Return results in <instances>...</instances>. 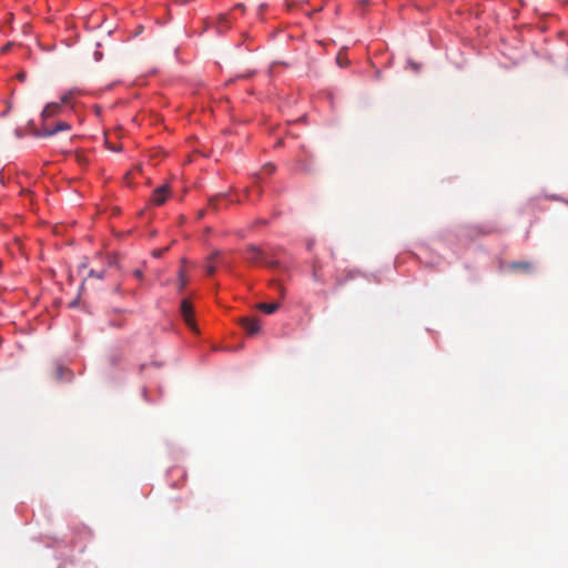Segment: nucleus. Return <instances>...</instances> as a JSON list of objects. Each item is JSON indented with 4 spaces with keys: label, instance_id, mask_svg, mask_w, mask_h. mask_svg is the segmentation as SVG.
<instances>
[{
    "label": "nucleus",
    "instance_id": "obj_9",
    "mask_svg": "<svg viewBox=\"0 0 568 568\" xmlns=\"http://www.w3.org/2000/svg\"><path fill=\"white\" fill-rule=\"evenodd\" d=\"M278 305L276 303H261L258 308L265 314H272L277 310Z\"/></svg>",
    "mask_w": 568,
    "mask_h": 568
},
{
    "label": "nucleus",
    "instance_id": "obj_11",
    "mask_svg": "<svg viewBox=\"0 0 568 568\" xmlns=\"http://www.w3.org/2000/svg\"><path fill=\"white\" fill-rule=\"evenodd\" d=\"M180 281H181V288H183L186 285V280H185V276H184V273L182 270L180 271Z\"/></svg>",
    "mask_w": 568,
    "mask_h": 568
},
{
    "label": "nucleus",
    "instance_id": "obj_3",
    "mask_svg": "<svg viewBox=\"0 0 568 568\" xmlns=\"http://www.w3.org/2000/svg\"><path fill=\"white\" fill-rule=\"evenodd\" d=\"M180 311H181V315H182L185 324L192 331L196 332L197 328H196L194 313H193V306H192L191 302L189 300H183L181 303Z\"/></svg>",
    "mask_w": 568,
    "mask_h": 568
},
{
    "label": "nucleus",
    "instance_id": "obj_7",
    "mask_svg": "<svg viewBox=\"0 0 568 568\" xmlns=\"http://www.w3.org/2000/svg\"><path fill=\"white\" fill-rule=\"evenodd\" d=\"M241 326L248 335L257 334L261 329V325L257 318L244 317L241 320Z\"/></svg>",
    "mask_w": 568,
    "mask_h": 568
},
{
    "label": "nucleus",
    "instance_id": "obj_12",
    "mask_svg": "<svg viewBox=\"0 0 568 568\" xmlns=\"http://www.w3.org/2000/svg\"><path fill=\"white\" fill-rule=\"evenodd\" d=\"M515 267H520V268H524V270H528L530 268V264L529 263H518V264H514Z\"/></svg>",
    "mask_w": 568,
    "mask_h": 568
},
{
    "label": "nucleus",
    "instance_id": "obj_1",
    "mask_svg": "<svg viewBox=\"0 0 568 568\" xmlns=\"http://www.w3.org/2000/svg\"><path fill=\"white\" fill-rule=\"evenodd\" d=\"M71 130V125L67 121L55 120L53 115H47L45 112L41 113V122L38 129L40 136H50L61 131Z\"/></svg>",
    "mask_w": 568,
    "mask_h": 568
},
{
    "label": "nucleus",
    "instance_id": "obj_5",
    "mask_svg": "<svg viewBox=\"0 0 568 568\" xmlns=\"http://www.w3.org/2000/svg\"><path fill=\"white\" fill-rule=\"evenodd\" d=\"M170 194H171V190H170L169 185H166V184L161 185L153 191V193L151 195V203L160 206L165 203V201L168 200Z\"/></svg>",
    "mask_w": 568,
    "mask_h": 568
},
{
    "label": "nucleus",
    "instance_id": "obj_2",
    "mask_svg": "<svg viewBox=\"0 0 568 568\" xmlns=\"http://www.w3.org/2000/svg\"><path fill=\"white\" fill-rule=\"evenodd\" d=\"M85 94L84 90L72 88L60 95L61 102L70 110L77 111L80 99Z\"/></svg>",
    "mask_w": 568,
    "mask_h": 568
},
{
    "label": "nucleus",
    "instance_id": "obj_4",
    "mask_svg": "<svg viewBox=\"0 0 568 568\" xmlns=\"http://www.w3.org/2000/svg\"><path fill=\"white\" fill-rule=\"evenodd\" d=\"M245 260L253 265H268L265 254L254 246L246 250Z\"/></svg>",
    "mask_w": 568,
    "mask_h": 568
},
{
    "label": "nucleus",
    "instance_id": "obj_6",
    "mask_svg": "<svg viewBox=\"0 0 568 568\" xmlns=\"http://www.w3.org/2000/svg\"><path fill=\"white\" fill-rule=\"evenodd\" d=\"M222 263V253L216 251V252H213L206 260V263H205V272L209 276H212L216 268H217V265H220Z\"/></svg>",
    "mask_w": 568,
    "mask_h": 568
},
{
    "label": "nucleus",
    "instance_id": "obj_8",
    "mask_svg": "<svg viewBox=\"0 0 568 568\" xmlns=\"http://www.w3.org/2000/svg\"><path fill=\"white\" fill-rule=\"evenodd\" d=\"M67 109L68 108L60 100L59 102H50V103H48L44 106L42 112H45V116L47 115H53L54 118H57V116L63 114Z\"/></svg>",
    "mask_w": 568,
    "mask_h": 568
},
{
    "label": "nucleus",
    "instance_id": "obj_10",
    "mask_svg": "<svg viewBox=\"0 0 568 568\" xmlns=\"http://www.w3.org/2000/svg\"><path fill=\"white\" fill-rule=\"evenodd\" d=\"M220 200H225V197L222 195H219V196H214V197L210 199V206H212L213 209H217L219 207L217 202Z\"/></svg>",
    "mask_w": 568,
    "mask_h": 568
}]
</instances>
